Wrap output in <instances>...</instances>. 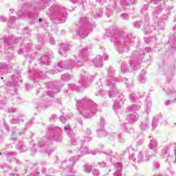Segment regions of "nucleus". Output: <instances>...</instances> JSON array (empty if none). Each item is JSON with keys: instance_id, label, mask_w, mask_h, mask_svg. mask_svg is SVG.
Masks as SVG:
<instances>
[{"instance_id": "nucleus-1", "label": "nucleus", "mask_w": 176, "mask_h": 176, "mask_svg": "<svg viewBox=\"0 0 176 176\" xmlns=\"http://www.w3.org/2000/svg\"><path fill=\"white\" fill-rule=\"evenodd\" d=\"M38 21H40V22L42 21V19H39Z\"/></svg>"}, {"instance_id": "nucleus-2", "label": "nucleus", "mask_w": 176, "mask_h": 176, "mask_svg": "<svg viewBox=\"0 0 176 176\" xmlns=\"http://www.w3.org/2000/svg\"><path fill=\"white\" fill-rule=\"evenodd\" d=\"M1 79H3V77H1Z\"/></svg>"}]
</instances>
